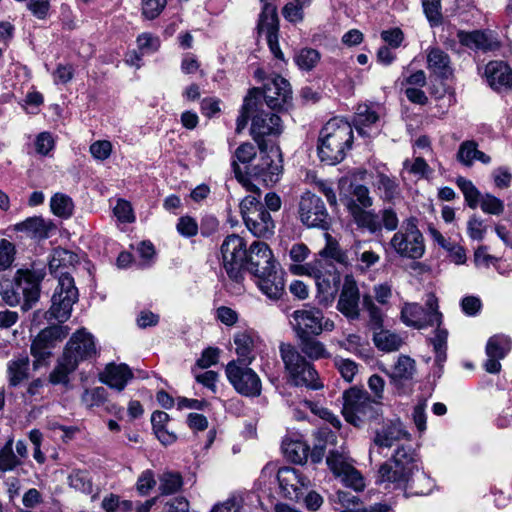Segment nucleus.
<instances>
[{
  "mask_svg": "<svg viewBox=\"0 0 512 512\" xmlns=\"http://www.w3.org/2000/svg\"><path fill=\"white\" fill-rule=\"evenodd\" d=\"M355 221L359 227L367 229L371 233L381 231L379 214L373 211H358L354 215Z\"/></svg>",
  "mask_w": 512,
  "mask_h": 512,
  "instance_id": "nucleus-48",
  "label": "nucleus"
},
{
  "mask_svg": "<svg viewBox=\"0 0 512 512\" xmlns=\"http://www.w3.org/2000/svg\"><path fill=\"white\" fill-rule=\"evenodd\" d=\"M334 362L342 378L347 382H352L355 375L358 373L357 363L345 358H335Z\"/></svg>",
  "mask_w": 512,
  "mask_h": 512,
  "instance_id": "nucleus-59",
  "label": "nucleus"
},
{
  "mask_svg": "<svg viewBox=\"0 0 512 512\" xmlns=\"http://www.w3.org/2000/svg\"><path fill=\"white\" fill-rule=\"evenodd\" d=\"M259 199L258 194L246 196L240 203V212L247 229L254 236L268 238L274 234L275 223Z\"/></svg>",
  "mask_w": 512,
  "mask_h": 512,
  "instance_id": "nucleus-8",
  "label": "nucleus"
},
{
  "mask_svg": "<svg viewBox=\"0 0 512 512\" xmlns=\"http://www.w3.org/2000/svg\"><path fill=\"white\" fill-rule=\"evenodd\" d=\"M363 306L369 315L372 327L374 329H381L383 326V313L370 295L363 296Z\"/></svg>",
  "mask_w": 512,
  "mask_h": 512,
  "instance_id": "nucleus-53",
  "label": "nucleus"
},
{
  "mask_svg": "<svg viewBox=\"0 0 512 512\" xmlns=\"http://www.w3.org/2000/svg\"><path fill=\"white\" fill-rule=\"evenodd\" d=\"M512 348V340L504 334L490 337L486 344L487 360L484 368L488 373L497 374L501 370L500 360L504 359Z\"/></svg>",
  "mask_w": 512,
  "mask_h": 512,
  "instance_id": "nucleus-22",
  "label": "nucleus"
},
{
  "mask_svg": "<svg viewBox=\"0 0 512 512\" xmlns=\"http://www.w3.org/2000/svg\"><path fill=\"white\" fill-rule=\"evenodd\" d=\"M245 261L247 262L248 271L253 276L263 274L276 266L272 250L262 241H255L251 244Z\"/></svg>",
  "mask_w": 512,
  "mask_h": 512,
  "instance_id": "nucleus-24",
  "label": "nucleus"
},
{
  "mask_svg": "<svg viewBox=\"0 0 512 512\" xmlns=\"http://www.w3.org/2000/svg\"><path fill=\"white\" fill-rule=\"evenodd\" d=\"M427 69L442 79H448L453 74L449 55L439 47L427 49Z\"/></svg>",
  "mask_w": 512,
  "mask_h": 512,
  "instance_id": "nucleus-30",
  "label": "nucleus"
},
{
  "mask_svg": "<svg viewBox=\"0 0 512 512\" xmlns=\"http://www.w3.org/2000/svg\"><path fill=\"white\" fill-rule=\"evenodd\" d=\"M353 142L351 125L340 118L329 120L320 131L318 155L322 162L335 165L341 162Z\"/></svg>",
  "mask_w": 512,
  "mask_h": 512,
  "instance_id": "nucleus-2",
  "label": "nucleus"
},
{
  "mask_svg": "<svg viewBox=\"0 0 512 512\" xmlns=\"http://www.w3.org/2000/svg\"><path fill=\"white\" fill-rule=\"evenodd\" d=\"M320 60V53L312 48H303L295 56L297 66L306 71L312 70Z\"/></svg>",
  "mask_w": 512,
  "mask_h": 512,
  "instance_id": "nucleus-52",
  "label": "nucleus"
},
{
  "mask_svg": "<svg viewBox=\"0 0 512 512\" xmlns=\"http://www.w3.org/2000/svg\"><path fill=\"white\" fill-rule=\"evenodd\" d=\"M167 5V0H142V16L147 20L157 18Z\"/></svg>",
  "mask_w": 512,
  "mask_h": 512,
  "instance_id": "nucleus-60",
  "label": "nucleus"
},
{
  "mask_svg": "<svg viewBox=\"0 0 512 512\" xmlns=\"http://www.w3.org/2000/svg\"><path fill=\"white\" fill-rule=\"evenodd\" d=\"M68 483L71 488L84 494H90L93 490L91 478L86 471H73L68 477Z\"/></svg>",
  "mask_w": 512,
  "mask_h": 512,
  "instance_id": "nucleus-51",
  "label": "nucleus"
},
{
  "mask_svg": "<svg viewBox=\"0 0 512 512\" xmlns=\"http://www.w3.org/2000/svg\"><path fill=\"white\" fill-rule=\"evenodd\" d=\"M77 300L78 289L75 286L74 279L68 272L61 273L46 318L49 320L56 319L59 322L66 321L70 317L72 307Z\"/></svg>",
  "mask_w": 512,
  "mask_h": 512,
  "instance_id": "nucleus-9",
  "label": "nucleus"
},
{
  "mask_svg": "<svg viewBox=\"0 0 512 512\" xmlns=\"http://www.w3.org/2000/svg\"><path fill=\"white\" fill-rule=\"evenodd\" d=\"M418 224L417 217H407L391 237L389 246L399 257L417 260L424 256L426 250L425 239Z\"/></svg>",
  "mask_w": 512,
  "mask_h": 512,
  "instance_id": "nucleus-5",
  "label": "nucleus"
},
{
  "mask_svg": "<svg viewBox=\"0 0 512 512\" xmlns=\"http://www.w3.org/2000/svg\"><path fill=\"white\" fill-rule=\"evenodd\" d=\"M156 485L154 472L150 469L144 470L138 477L136 482L137 492L145 496L147 495Z\"/></svg>",
  "mask_w": 512,
  "mask_h": 512,
  "instance_id": "nucleus-64",
  "label": "nucleus"
},
{
  "mask_svg": "<svg viewBox=\"0 0 512 512\" xmlns=\"http://www.w3.org/2000/svg\"><path fill=\"white\" fill-rule=\"evenodd\" d=\"M220 252L223 268L228 277L235 282H240L248 253L244 239L236 234L227 236L221 245Z\"/></svg>",
  "mask_w": 512,
  "mask_h": 512,
  "instance_id": "nucleus-11",
  "label": "nucleus"
},
{
  "mask_svg": "<svg viewBox=\"0 0 512 512\" xmlns=\"http://www.w3.org/2000/svg\"><path fill=\"white\" fill-rule=\"evenodd\" d=\"M249 365L241 364L239 361H230L225 368V373L228 381L239 394L246 397H258L262 391V382Z\"/></svg>",
  "mask_w": 512,
  "mask_h": 512,
  "instance_id": "nucleus-12",
  "label": "nucleus"
},
{
  "mask_svg": "<svg viewBox=\"0 0 512 512\" xmlns=\"http://www.w3.org/2000/svg\"><path fill=\"white\" fill-rule=\"evenodd\" d=\"M112 143L108 140H97L89 147V152L95 160L104 161L112 153Z\"/></svg>",
  "mask_w": 512,
  "mask_h": 512,
  "instance_id": "nucleus-63",
  "label": "nucleus"
},
{
  "mask_svg": "<svg viewBox=\"0 0 512 512\" xmlns=\"http://www.w3.org/2000/svg\"><path fill=\"white\" fill-rule=\"evenodd\" d=\"M266 20L258 21V30L260 34H264L272 54L280 60H284V54L282 53L279 40V21L278 18L273 19V10L269 9L266 12Z\"/></svg>",
  "mask_w": 512,
  "mask_h": 512,
  "instance_id": "nucleus-29",
  "label": "nucleus"
},
{
  "mask_svg": "<svg viewBox=\"0 0 512 512\" xmlns=\"http://www.w3.org/2000/svg\"><path fill=\"white\" fill-rule=\"evenodd\" d=\"M234 344L238 356L236 361H239L241 364H251L255 359L253 353L254 343L251 336L246 332H239L234 336Z\"/></svg>",
  "mask_w": 512,
  "mask_h": 512,
  "instance_id": "nucleus-37",
  "label": "nucleus"
},
{
  "mask_svg": "<svg viewBox=\"0 0 512 512\" xmlns=\"http://www.w3.org/2000/svg\"><path fill=\"white\" fill-rule=\"evenodd\" d=\"M300 340V348L308 358L312 360H318L322 358H328L330 356L325 345L319 340L315 339L313 335H307L306 337H298Z\"/></svg>",
  "mask_w": 512,
  "mask_h": 512,
  "instance_id": "nucleus-40",
  "label": "nucleus"
},
{
  "mask_svg": "<svg viewBox=\"0 0 512 512\" xmlns=\"http://www.w3.org/2000/svg\"><path fill=\"white\" fill-rule=\"evenodd\" d=\"M106 390L103 387H96L91 390H85L82 395V402L86 407L92 408L100 406L106 400Z\"/></svg>",
  "mask_w": 512,
  "mask_h": 512,
  "instance_id": "nucleus-61",
  "label": "nucleus"
},
{
  "mask_svg": "<svg viewBox=\"0 0 512 512\" xmlns=\"http://www.w3.org/2000/svg\"><path fill=\"white\" fill-rule=\"evenodd\" d=\"M386 374L390 378L391 384L399 389L403 381H407L413 378L415 373V361L409 356L401 355L394 364L391 371L385 370Z\"/></svg>",
  "mask_w": 512,
  "mask_h": 512,
  "instance_id": "nucleus-33",
  "label": "nucleus"
},
{
  "mask_svg": "<svg viewBox=\"0 0 512 512\" xmlns=\"http://www.w3.org/2000/svg\"><path fill=\"white\" fill-rule=\"evenodd\" d=\"M326 463L332 473L355 491H361L365 487L364 479L360 472L354 468L351 458L342 450H331L326 458Z\"/></svg>",
  "mask_w": 512,
  "mask_h": 512,
  "instance_id": "nucleus-15",
  "label": "nucleus"
},
{
  "mask_svg": "<svg viewBox=\"0 0 512 512\" xmlns=\"http://www.w3.org/2000/svg\"><path fill=\"white\" fill-rule=\"evenodd\" d=\"M379 120L378 113L367 104L358 105L354 117V124L359 134L367 135L366 127H370Z\"/></svg>",
  "mask_w": 512,
  "mask_h": 512,
  "instance_id": "nucleus-39",
  "label": "nucleus"
},
{
  "mask_svg": "<svg viewBox=\"0 0 512 512\" xmlns=\"http://www.w3.org/2000/svg\"><path fill=\"white\" fill-rule=\"evenodd\" d=\"M50 208L54 215L67 219L73 213L74 203L69 196L56 193L50 200Z\"/></svg>",
  "mask_w": 512,
  "mask_h": 512,
  "instance_id": "nucleus-45",
  "label": "nucleus"
},
{
  "mask_svg": "<svg viewBox=\"0 0 512 512\" xmlns=\"http://www.w3.org/2000/svg\"><path fill=\"white\" fill-rule=\"evenodd\" d=\"M29 364L28 356H20L8 362L7 374L10 386H17L28 378Z\"/></svg>",
  "mask_w": 512,
  "mask_h": 512,
  "instance_id": "nucleus-35",
  "label": "nucleus"
},
{
  "mask_svg": "<svg viewBox=\"0 0 512 512\" xmlns=\"http://www.w3.org/2000/svg\"><path fill=\"white\" fill-rule=\"evenodd\" d=\"M290 322L298 337L318 336L323 331H333L335 323L326 318L319 308L309 307L293 311Z\"/></svg>",
  "mask_w": 512,
  "mask_h": 512,
  "instance_id": "nucleus-10",
  "label": "nucleus"
},
{
  "mask_svg": "<svg viewBox=\"0 0 512 512\" xmlns=\"http://www.w3.org/2000/svg\"><path fill=\"white\" fill-rule=\"evenodd\" d=\"M282 160L278 149H271L267 152L260 151V158L256 165L240 167L236 162L232 163L236 179L246 187L247 190L260 195V190L251 182V178L260 179L266 185L276 183L282 172Z\"/></svg>",
  "mask_w": 512,
  "mask_h": 512,
  "instance_id": "nucleus-3",
  "label": "nucleus"
},
{
  "mask_svg": "<svg viewBox=\"0 0 512 512\" xmlns=\"http://www.w3.org/2000/svg\"><path fill=\"white\" fill-rule=\"evenodd\" d=\"M260 92L258 100L263 97L267 106L273 110L285 108L292 100L290 83L279 75L269 79Z\"/></svg>",
  "mask_w": 512,
  "mask_h": 512,
  "instance_id": "nucleus-19",
  "label": "nucleus"
},
{
  "mask_svg": "<svg viewBox=\"0 0 512 512\" xmlns=\"http://www.w3.org/2000/svg\"><path fill=\"white\" fill-rule=\"evenodd\" d=\"M13 440L9 439L0 451V470L10 471L19 465V460L12 449Z\"/></svg>",
  "mask_w": 512,
  "mask_h": 512,
  "instance_id": "nucleus-56",
  "label": "nucleus"
},
{
  "mask_svg": "<svg viewBox=\"0 0 512 512\" xmlns=\"http://www.w3.org/2000/svg\"><path fill=\"white\" fill-rule=\"evenodd\" d=\"M183 486L180 473L165 471L159 476V491L161 495H171L178 492Z\"/></svg>",
  "mask_w": 512,
  "mask_h": 512,
  "instance_id": "nucleus-44",
  "label": "nucleus"
},
{
  "mask_svg": "<svg viewBox=\"0 0 512 512\" xmlns=\"http://www.w3.org/2000/svg\"><path fill=\"white\" fill-rule=\"evenodd\" d=\"M310 4L311 0H290L282 9L283 17L291 23H299L304 19L303 10Z\"/></svg>",
  "mask_w": 512,
  "mask_h": 512,
  "instance_id": "nucleus-46",
  "label": "nucleus"
},
{
  "mask_svg": "<svg viewBox=\"0 0 512 512\" xmlns=\"http://www.w3.org/2000/svg\"><path fill=\"white\" fill-rule=\"evenodd\" d=\"M279 349L285 369L296 386H306L313 390L323 387L314 366L293 345L282 343Z\"/></svg>",
  "mask_w": 512,
  "mask_h": 512,
  "instance_id": "nucleus-6",
  "label": "nucleus"
},
{
  "mask_svg": "<svg viewBox=\"0 0 512 512\" xmlns=\"http://www.w3.org/2000/svg\"><path fill=\"white\" fill-rule=\"evenodd\" d=\"M260 95V88H252L245 97L240 115L236 120L237 133H240L246 127L249 119V113L257 107V101Z\"/></svg>",
  "mask_w": 512,
  "mask_h": 512,
  "instance_id": "nucleus-41",
  "label": "nucleus"
},
{
  "mask_svg": "<svg viewBox=\"0 0 512 512\" xmlns=\"http://www.w3.org/2000/svg\"><path fill=\"white\" fill-rule=\"evenodd\" d=\"M459 43L473 51L490 52L500 48V41L491 30L458 31Z\"/></svg>",
  "mask_w": 512,
  "mask_h": 512,
  "instance_id": "nucleus-21",
  "label": "nucleus"
},
{
  "mask_svg": "<svg viewBox=\"0 0 512 512\" xmlns=\"http://www.w3.org/2000/svg\"><path fill=\"white\" fill-rule=\"evenodd\" d=\"M77 368L76 360H70V356H64L58 360L57 365L49 375V381L54 384H67L69 374Z\"/></svg>",
  "mask_w": 512,
  "mask_h": 512,
  "instance_id": "nucleus-38",
  "label": "nucleus"
},
{
  "mask_svg": "<svg viewBox=\"0 0 512 512\" xmlns=\"http://www.w3.org/2000/svg\"><path fill=\"white\" fill-rule=\"evenodd\" d=\"M290 272L293 275L314 278L318 303L324 306L332 302L341 283L340 272L333 265L325 266L322 259H314L305 265H292Z\"/></svg>",
  "mask_w": 512,
  "mask_h": 512,
  "instance_id": "nucleus-4",
  "label": "nucleus"
},
{
  "mask_svg": "<svg viewBox=\"0 0 512 512\" xmlns=\"http://www.w3.org/2000/svg\"><path fill=\"white\" fill-rule=\"evenodd\" d=\"M43 270H18L15 280L16 287L24 298L22 308L29 310L40 296V283L44 279Z\"/></svg>",
  "mask_w": 512,
  "mask_h": 512,
  "instance_id": "nucleus-20",
  "label": "nucleus"
},
{
  "mask_svg": "<svg viewBox=\"0 0 512 512\" xmlns=\"http://www.w3.org/2000/svg\"><path fill=\"white\" fill-rule=\"evenodd\" d=\"M299 218L308 228H321L327 230L330 218L322 199L312 193L302 195L299 202Z\"/></svg>",
  "mask_w": 512,
  "mask_h": 512,
  "instance_id": "nucleus-16",
  "label": "nucleus"
},
{
  "mask_svg": "<svg viewBox=\"0 0 512 512\" xmlns=\"http://www.w3.org/2000/svg\"><path fill=\"white\" fill-rule=\"evenodd\" d=\"M74 259L75 255L68 250L55 249L49 261V269L51 272H56L59 268L72 264Z\"/></svg>",
  "mask_w": 512,
  "mask_h": 512,
  "instance_id": "nucleus-57",
  "label": "nucleus"
},
{
  "mask_svg": "<svg viewBox=\"0 0 512 512\" xmlns=\"http://www.w3.org/2000/svg\"><path fill=\"white\" fill-rule=\"evenodd\" d=\"M256 279V285L269 299L278 300L284 293L285 284L283 272L275 268H271L265 273H260L254 276Z\"/></svg>",
  "mask_w": 512,
  "mask_h": 512,
  "instance_id": "nucleus-27",
  "label": "nucleus"
},
{
  "mask_svg": "<svg viewBox=\"0 0 512 512\" xmlns=\"http://www.w3.org/2000/svg\"><path fill=\"white\" fill-rule=\"evenodd\" d=\"M376 187L381 197L386 201L393 200L399 194L397 182L385 174L378 175Z\"/></svg>",
  "mask_w": 512,
  "mask_h": 512,
  "instance_id": "nucleus-50",
  "label": "nucleus"
},
{
  "mask_svg": "<svg viewBox=\"0 0 512 512\" xmlns=\"http://www.w3.org/2000/svg\"><path fill=\"white\" fill-rule=\"evenodd\" d=\"M422 7L426 18L432 26L442 22L441 0H422Z\"/></svg>",
  "mask_w": 512,
  "mask_h": 512,
  "instance_id": "nucleus-55",
  "label": "nucleus"
},
{
  "mask_svg": "<svg viewBox=\"0 0 512 512\" xmlns=\"http://www.w3.org/2000/svg\"><path fill=\"white\" fill-rule=\"evenodd\" d=\"M251 135L257 143L261 152L267 148V137H278L283 132V125L280 117L272 112L259 110L253 117L251 123Z\"/></svg>",
  "mask_w": 512,
  "mask_h": 512,
  "instance_id": "nucleus-17",
  "label": "nucleus"
},
{
  "mask_svg": "<svg viewBox=\"0 0 512 512\" xmlns=\"http://www.w3.org/2000/svg\"><path fill=\"white\" fill-rule=\"evenodd\" d=\"M456 184L461 190L467 205L470 208L475 209L479 205V199L481 198L480 191L472 181L461 176L457 177Z\"/></svg>",
  "mask_w": 512,
  "mask_h": 512,
  "instance_id": "nucleus-47",
  "label": "nucleus"
},
{
  "mask_svg": "<svg viewBox=\"0 0 512 512\" xmlns=\"http://www.w3.org/2000/svg\"><path fill=\"white\" fill-rule=\"evenodd\" d=\"M277 480L282 491L292 500H299L302 489H307L311 484L305 475L292 467L280 468L277 472Z\"/></svg>",
  "mask_w": 512,
  "mask_h": 512,
  "instance_id": "nucleus-25",
  "label": "nucleus"
},
{
  "mask_svg": "<svg viewBox=\"0 0 512 512\" xmlns=\"http://www.w3.org/2000/svg\"><path fill=\"white\" fill-rule=\"evenodd\" d=\"M401 439H410V434L399 421L385 425L376 433L374 443L379 447H391L394 442Z\"/></svg>",
  "mask_w": 512,
  "mask_h": 512,
  "instance_id": "nucleus-32",
  "label": "nucleus"
},
{
  "mask_svg": "<svg viewBox=\"0 0 512 512\" xmlns=\"http://www.w3.org/2000/svg\"><path fill=\"white\" fill-rule=\"evenodd\" d=\"M456 159L465 167H471L475 160L483 164H489L491 162V157L478 150V144L473 140H466L460 144Z\"/></svg>",
  "mask_w": 512,
  "mask_h": 512,
  "instance_id": "nucleus-34",
  "label": "nucleus"
},
{
  "mask_svg": "<svg viewBox=\"0 0 512 512\" xmlns=\"http://www.w3.org/2000/svg\"><path fill=\"white\" fill-rule=\"evenodd\" d=\"M69 334V328L53 325L43 329L32 341L30 352L34 357L35 369L44 365L52 355V349Z\"/></svg>",
  "mask_w": 512,
  "mask_h": 512,
  "instance_id": "nucleus-13",
  "label": "nucleus"
},
{
  "mask_svg": "<svg viewBox=\"0 0 512 512\" xmlns=\"http://www.w3.org/2000/svg\"><path fill=\"white\" fill-rule=\"evenodd\" d=\"M324 237L326 244L318 255L323 259H332L343 266L350 265L347 253L341 249L338 241L327 232L324 233Z\"/></svg>",
  "mask_w": 512,
  "mask_h": 512,
  "instance_id": "nucleus-36",
  "label": "nucleus"
},
{
  "mask_svg": "<svg viewBox=\"0 0 512 512\" xmlns=\"http://www.w3.org/2000/svg\"><path fill=\"white\" fill-rule=\"evenodd\" d=\"M373 341L375 346L384 352L397 351L403 343L399 335L382 329L374 333Z\"/></svg>",
  "mask_w": 512,
  "mask_h": 512,
  "instance_id": "nucleus-42",
  "label": "nucleus"
},
{
  "mask_svg": "<svg viewBox=\"0 0 512 512\" xmlns=\"http://www.w3.org/2000/svg\"><path fill=\"white\" fill-rule=\"evenodd\" d=\"M64 356H70V360H76V365L81 361L90 359L96 355V346L93 336L86 332L84 329H80L75 332L67 343L64 352Z\"/></svg>",
  "mask_w": 512,
  "mask_h": 512,
  "instance_id": "nucleus-23",
  "label": "nucleus"
},
{
  "mask_svg": "<svg viewBox=\"0 0 512 512\" xmlns=\"http://www.w3.org/2000/svg\"><path fill=\"white\" fill-rule=\"evenodd\" d=\"M484 76L493 90L512 88V69L502 60L488 62L484 69Z\"/></svg>",
  "mask_w": 512,
  "mask_h": 512,
  "instance_id": "nucleus-26",
  "label": "nucleus"
},
{
  "mask_svg": "<svg viewBox=\"0 0 512 512\" xmlns=\"http://www.w3.org/2000/svg\"><path fill=\"white\" fill-rule=\"evenodd\" d=\"M243 499L240 495L233 494L226 500L216 503L210 512H242Z\"/></svg>",
  "mask_w": 512,
  "mask_h": 512,
  "instance_id": "nucleus-58",
  "label": "nucleus"
},
{
  "mask_svg": "<svg viewBox=\"0 0 512 512\" xmlns=\"http://www.w3.org/2000/svg\"><path fill=\"white\" fill-rule=\"evenodd\" d=\"M336 309L349 321L360 318V290L354 276L351 274L344 277Z\"/></svg>",
  "mask_w": 512,
  "mask_h": 512,
  "instance_id": "nucleus-18",
  "label": "nucleus"
},
{
  "mask_svg": "<svg viewBox=\"0 0 512 512\" xmlns=\"http://www.w3.org/2000/svg\"><path fill=\"white\" fill-rule=\"evenodd\" d=\"M419 462V455L411 445H400L391 459L380 466L377 482L410 489L415 495H425L431 490L432 481L421 471Z\"/></svg>",
  "mask_w": 512,
  "mask_h": 512,
  "instance_id": "nucleus-1",
  "label": "nucleus"
},
{
  "mask_svg": "<svg viewBox=\"0 0 512 512\" xmlns=\"http://www.w3.org/2000/svg\"><path fill=\"white\" fill-rule=\"evenodd\" d=\"M54 228L50 220H45L41 216H34L15 224L13 229L17 232H23L31 238L45 239L49 237L50 231Z\"/></svg>",
  "mask_w": 512,
  "mask_h": 512,
  "instance_id": "nucleus-31",
  "label": "nucleus"
},
{
  "mask_svg": "<svg viewBox=\"0 0 512 512\" xmlns=\"http://www.w3.org/2000/svg\"><path fill=\"white\" fill-rule=\"evenodd\" d=\"M0 296L9 306H16L20 303L21 296L16 287L15 279L14 281L7 278L0 280Z\"/></svg>",
  "mask_w": 512,
  "mask_h": 512,
  "instance_id": "nucleus-49",
  "label": "nucleus"
},
{
  "mask_svg": "<svg viewBox=\"0 0 512 512\" xmlns=\"http://www.w3.org/2000/svg\"><path fill=\"white\" fill-rule=\"evenodd\" d=\"M381 230L395 231L399 227V218L397 212L391 208H384L378 212Z\"/></svg>",
  "mask_w": 512,
  "mask_h": 512,
  "instance_id": "nucleus-62",
  "label": "nucleus"
},
{
  "mask_svg": "<svg viewBox=\"0 0 512 512\" xmlns=\"http://www.w3.org/2000/svg\"><path fill=\"white\" fill-rule=\"evenodd\" d=\"M133 378V373L126 364H108L100 375V381L110 388L122 391Z\"/></svg>",
  "mask_w": 512,
  "mask_h": 512,
  "instance_id": "nucleus-28",
  "label": "nucleus"
},
{
  "mask_svg": "<svg viewBox=\"0 0 512 512\" xmlns=\"http://www.w3.org/2000/svg\"><path fill=\"white\" fill-rule=\"evenodd\" d=\"M342 413L347 422L354 426L377 419L380 415V404L373 400L367 391L352 387L343 394Z\"/></svg>",
  "mask_w": 512,
  "mask_h": 512,
  "instance_id": "nucleus-7",
  "label": "nucleus"
},
{
  "mask_svg": "<svg viewBox=\"0 0 512 512\" xmlns=\"http://www.w3.org/2000/svg\"><path fill=\"white\" fill-rule=\"evenodd\" d=\"M285 456L292 462L302 464L307 460L309 447L299 440H285L282 444Z\"/></svg>",
  "mask_w": 512,
  "mask_h": 512,
  "instance_id": "nucleus-43",
  "label": "nucleus"
},
{
  "mask_svg": "<svg viewBox=\"0 0 512 512\" xmlns=\"http://www.w3.org/2000/svg\"><path fill=\"white\" fill-rule=\"evenodd\" d=\"M426 306L427 311L417 303H404L401 309V320L407 326L418 329L441 324L442 314L438 311L437 299L434 295L428 296Z\"/></svg>",
  "mask_w": 512,
  "mask_h": 512,
  "instance_id": "nucleus-14",
  "label": "nucleus"
},
{
  "mask_svg": "<svg viewBox=\"0 0 512 512\" xmlns=\"http://www.w3.org/2000/svg\"><path fill=\"white\" fill-rule=\"evenodd\" d=\"M481 210L486 214L501 215L504 212V202L492 194H485L479 199Z\"/></svg>",
  "mask_w": 512,
  "mask_h": 512,
  "instance_id": "nucleus-54",
  "label": "nucleus"
}]
</instances>
